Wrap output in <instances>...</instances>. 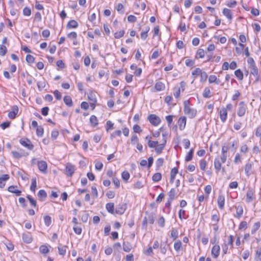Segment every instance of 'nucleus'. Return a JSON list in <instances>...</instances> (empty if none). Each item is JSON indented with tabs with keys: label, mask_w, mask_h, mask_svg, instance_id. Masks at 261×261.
Returning a JSON list of instances; mask_svg holds the SVG:
<instances>
[{
	"label": "nucleus",
	"mask_w": 261,
	"mask_h": 261,
	"mask_svg": "<svg viewBox=\"0 0 261 261\" xmlns=\"http://www.w3.org/2000/svg\"><path fill=\"white\" fill-rule=\"evenodd\" d=\"M184 112L185 114L187 115L189 118H194L197 114L196 110L191 108L190 107V101L189 100H185L184 102Z\"/></svg>",
	"instance_id": "nucleus-1"
},
{
	"label": "nucleus",
	"mask_w": 261,
	"mask_h": 261,
	"mask_svg": "<svg viewBox=\"0 0 261 261\" xmlns=\"http://www.w3.org/2000/svg\"><path fill=\"white\" fill-rule=\"evenodd\" d=\"M247 109V107L245 102L243 101H240L238 104L237 109V115L239 117H243L245 115Z\"/></svg>",
	"instance_id": "nucleus-2"
},
{
	"label": "nucleus",
	"mask_w": 261,
	"mask_h": 261,
	"mask_svg": "<svg viewBox=\"0 0 261 261\" xmlns=\"http://www.w3.org/2000/svg\"><path fill=\"white\" fill-rule=\"evenodd\" d=\"M147 119L150 123L154 126L158 125L161 122L160 118L155 114H150Z\"/></svg>",
	"instance_id": "nucleus-3"
},
{
	"label": "nucleus",
	"mask_w": 261,
	"mask_h": 261,
	"mask_svg": "<svg viewBox=\"0 0 261 261\" xmlns=\"http://www.w3.org/2000/svg\"><path fill=\"white\" fill-rule=\"evenodd\" d=\"M20 144L28 148L29 150H32L34 148V145L31 141L27 138H22L19 140Z\"/></svg>",
	"instance_id": "nucleus-4"
},
{
	"label": "nucleus",
	"mask_w": 261,
	"mask_h": 261,
	"mask_svg": "<svg viewBox=\"0 0 261 261\" xmlns=\"http://www.w3.org/2000/svg\"><path fill=\"white\" fill-rule=\"evenodd\" d=\"M37 165L39 170L43 173H47V164L46 162L43 161L37 162Z\"/></svg>",
	"instance_id": "nucleus-5"
},
{
	"label": "nucleus",
	"mask_w": 261,
	"mask_h": 261,
	"mask_svg": "<svg viewBox=\"0 0 261 261\" xmlns=\"http://www.w3.org/2000/svg\"><path fill=\"white\" fill-rule=\"evenodd\" d=\"M126 207L127 205L125 203H120L117 206L115 213L119 215H122L125 212Z\"/></svg>",
	"instance_id": "nucleus-6"
},
{
	"label": "nucleus",
	"mask_w": 261,
	"mask_h": 261,
	"mask_svg": "<svg viewBox=\"0 0 261 261\" xmlns=\"http://www.w3.org/2000/svg\"><path fill=\"white\" fill-rule=\"evenodd\" d=\"M65 171L68 176H71L75 171V166L70 163L67 164Z\"/></svg>",
	"instance_id": "nucleus-7"
},
{
	"label": "nucleus",
	"mask_w": 261,
	"mask_h": 261,
	"mask_svg": "<svg viewBox=\"0 0 261 261\" xmlns=\"http://www.w3.org/2000/svg\"><path fill=\"white\" fill-rule=\"evenodd\" d=\"M165 89V84L162 82H158L155 84L153 92H156L161 91H163Z\"/></svg>",
	"instance_id": "nucleus-8"
},
{
	"label": "nucleus",
	"mask_w": 261,
	"mask_h": 261,
	"mask_svg": "<svg viewBox=\"0 0 261 261\" xmlns=\"http://www.w3.org/2000/svg\"><path fill=\"white\" fill-rule=\"evenodd\" d=\"M22 240L26 243H30L33 240L32 236L30 232L27 231L22 234Z\"/></svg>",
	"instance_id": "nucleus-9"
},
{
	"label": "nucleus",
	"mask_w": 261,
	"mask_h": 261,
	"mask_svg": "<svg viewBox=\"0 0 261 261\" xmlns=\"http://www.w3.org/2000/svg\"><path fill=\"white\" fill-rule=\"evenodd\" d=\"M220 247L219 245H214L211 251L212 255L213 257L216 258L218 257L220 254Z\"/></svg>",
	"instance_id": "nucleus-10"
},
{
	"label": "nucleus",
	"mask_w": 261,
	"mask_h": 261,
	"mask_svg": "<svg viewBox=\"0 0 261 261\" xmlns=\"http://www.w3.org/2000/svg\"><path fill=\"white\" fill-rule=\"evenodd\" d=\"M217 203L218 205V207L220 210H223L224 208V203H225V197L222 195H219Z\"/></svg>",
	"instance_id": "nucleus-11"
},
{
	"label": "nucleus",
	"mask_w": 261,
	"mask_h": 261,
	"mask_svg": "<svg viewBox=\"0 0 261 261\" xmlns=\"http://www.w3.org/2000/svg\"><path fill=\"white\" fill-rule=\"evenodd\" d=\"M12 109L13 110L9 112L8 114V116L9 117V118L11 119H13L15 118L16 115H17L18 112V108L17 106H14Z\"/></svg>",
	"instance_id": "nucleus-12"
},
{
	"label": "nucleus",
	"mask_w": 261,
	"mask_h": 261,
	"mask_svg": "<svg viewBox=\"0 0 261 261\" xmlns=\"http://www.w3.org/2000/svg\"><path fill=\"white\" fill-rule=\"evenodd\" d=\"M178 124L179 125V128L180 130H183L186 124V117H181L178 120Z\"/></svg>",
	"instance_id": "nucleus-13"
},
{
	"label": "nucleus",
	"mask_w": 261,
	"mask_h": 261,
	"mask_svg": "<svg viewBox=\"0 0 261 261\" xmlns=\"http://www.w3.org/2000/svg\"><path fill=\"white\" fill-rule=\"evenodd\" d=\"M16 186H10L8 188V191L11 193H14L16 196H18L21 195V191L16 189Z\"/></svg>",
	"instance_id": "nucleus-14"
},
{
	"label": "nucleus",
	"mask_w": 261,
	"mask_h": 261,
	"mask_svg": "<svg viewBox=\"0 0 261 261\" xmlns=\"http://www.w3.org/2000/svg\"><path fill=\"white\" fill-rule=\"evenodd\" d=\"M10 178L8 174H3L0 177V188H3L5 186V182Z\"/></svg>",
	"instance_id": "nucleus-15"
},
{
	"label": "nucleus",
	"mask_w": 261,
	"mask_h": 261,
	"mask_svg": "<svg viewBox=\"0 0 261 261\" xmlns=\"http://www.w3.org/2000/svg\"><path fill=\"white\" fill-rule=\"evenodd\" d=\"M220 118L222 122H225L227 118V112L225 109H221L219 112Z\"/></svg>",
	"instance_id": "nucleus-16"
},
{
	"label": "nucleus",
	"mask_w": 261,
	"mask_h": 261,
	"mask_svg": "<svg viewBox=\"0 0 261 261\" xmlns=\"http://www.w3.org/2000/svg\"><path fill=\"white\" fill-rule=\"evenodd\" d=\"M221 163L219 157L216 158L214 160V167L217 173H219L221 170Z\"/></svg>",
	"instance_id": "nucleus-17"
},
{
	"label": "nucleus",
	"mask_w": 261,
	"mask_h": 261,
	"mask_svg": "<svg viewBox=\"0 0 261 261\" xmlns=\"http://www.w3.org/2000/svg\"><path fill=\"white\" fill-rule=\"evenodd\" d=\"M223 14L227 18L231 21L232 19V12L230 9H228L227 8H224L223 9L222 11Z\"/></svg>",
	"instance_id": "nucleus-18"
},
{
	"label": "nucleus",
	"mask_w": 261,
	"mask_h": 261,
	"mask_svg": "<svg viewBox=\"0 0 261 261\" xmlns=\"http://www.w3.org/2000/svg\"><path fill=\"white\" fill-rule=\"evenodd\" d=\"M178 172V170L177 168L174 167L173 169H172V170L171 171V173H170V182L172 184L174 182L175 176L177 174Z\"/></svg>",
	"instance_id": "nucleus-19"
},
{
	"label": "nucleus",
	"mask_w": 261,
	"mask_h": 261,
	"mask_svg": "<svg viewBox=\"0 0 261 261\" xmlns=\"http://www.w3.org/2000/svg\"><path fill=\"white\" fill-rule=\"evenodd\" d=\"M90 123L92 127L96 126L98 124L97 118L95 115H92L90 118Z\"/></svg>",
	"instance_id": "nucleus-20"
},
{
	"label": "nucleus",
	"mask_w": 261,
	"mask_h": 261,
	"mask_svg": "<svg viewBox=\"0 0 261 261\" xmlns=\"http://www.w3.org/2000/svg\"><path fill=\"white\" fill-rule=\"evenodd\" d=\"M174 249L177 252L182 250V243L180 240H177L174 243Z\"/></svg>",
	"instance_id": "nucleus-21"
},
{
	"label": "nucleus",
	"mask_w": 261,
	"mask_h": 261,
	"mask_svg": "<svg viewBox=\"0 0 261 261\" xmlns=\"http://www.w3.org/2000/svg\"><path fill=\"white\" fill-rule=\"evenodd\" d=\"M252 163L248 162L245 166V174L247 176H249L251 174L250 171L252 169Z\"/></svg>",
	"instance_id": "nucleus-22"
},
{
	"label": "nucleus",
	"mask_w": 261,
	"mask_h": 261,
	"mask_svg": "<svg viewBox=\"0 0 261 261\" xmlns=\"http://www.w3.org/2000/svg\"><path fill=\"white\" fill-rule=\"evenodd\" d=\"M78 23L74 20H71L68 22L67 24L68 29H75L78 27Z\"/></svg>",
	"instance_id": "nucleus-23"
},
{
	"label": "nucleus",
	"mask_w": 261,
	"mask_h": 261,
	"mask_svg": "<svg viewBox=\"0 0 261 261\" xmlns=\"http://www.w3.org/2000/svg\"><path fill=\"white\" fill-rule=\"evenodd\" d=\"M38 196L41 201H43L47 197L46 192L44 190H40L38 193Z\"/></svg>",
	"instance_id": "nucleus-24"
},
{
	"label": "nucleus",
	"mask_w": 261,
	"mask_h": 261,
	"mask_svg": "<svg viewBox=\"0 0 261 261\" xmlns=\"http://www.w3.org/2000/svg\"><path fill=\"white\" fill-rule=\"evenodd\" d=\"M132 248V245L128 242H124L123 244V249L125 252H129Z\"/></svg>",
	"instance_id": "nucleus-25"
},
{
	"label": "nucleus",
	"mask_w": 261,
	"mask_h": 261,
	"mask_svg": "<svg viewBox=\"0 0 261 261\" xmlns=\"http://www.w3.org/2000/svg\"><path fill=\"white\" fill-rule=\"evenodd\" d=\"M64 103L68 107H70L72 106L73 102L72 99L69 96H65L63 99Z\"/></svg>",
	"instance_id": "nucleus-26"
},
{
	"label": "nucleus",
	"mask_w": 261,
	"mask_h": 261,
	"mask_svg": "<svg viewBox=\"0 0 261 261\" xmlns=\"http://www.w3.org/2000/svg\"><path fill=\"white\" fill-rule=\"evenodd\" d=\"M107 210L110 213H114V204L112 202L108 203L106 206Z\"/></svg>",
	"instance_id": "nucleus-27"
},
{
	"label": "nucleus",
	"mask_w": 261,
	"mask_h": 261,
	"mask_svg": "<svg viewBox=\"0 0 261 261\" xmlns=\"http://www.w3.org/2000/svg\"><path fill=\"white\" fill-rule=\"evenodd\" d=\"M165 145L166 144L165 143H162L160 144H158V145H157L155 148V151L156 153L158 154L161 153Z\"/></svg>",
	"instance_id": "nucleus-28"
},
{
	"label": "nucleus",
	"mask_w": 261,
	"mask_h": 261,
	"mask_svg": "<svg viewBox=\"0 0 261 261\" xmlns=\"http://www.w3.org/2000/svg\"><path fill=\"white\" fill-rule=\"evenodd\" d=\"M67 248V246H58V252L60 255L64 256L66 253V248Z\"/></svg>",
	"instance_id": "nucleus-29"
},
{
	"label": "nucleus",
	"mask_w": 261,
	"mask_h": 261,
	"mask_svg": "<svg viewBox=\"0 0 261 261\" xmlns=\"http://www.w3.org/2000/svg\"><path fill=\"white\" fill-rule=\"evenodd\" d=\"M178 236V232L175 228H173L171 230L170 237L173 240H176Z\"/></svg>",
	"instance_id": "nucleus-30"
},
{
	"label": "nucleus",
	"mask_w": 261,
	"mask_h": 261,
	"mask_svg": "<svg viewBox=\"0 0 261 261\" xmlns=\"http://www.w3.org/2000/svg\"><path fill=\"white\" fill-rule=\"evenodd\" d=\"M253 193L252 190L249 189L246 194V200L247 202H249L252 201Z\"/></svg>",
	"instance_id": "nucleus-31"
},
{
	"label": "nucleus",
	"mask_w": 261,
	"mask_h": 261,
	"mask_svg": "<svg viewBox=\"0 0 261 261\" xmlns=\"http://www.w3.org/2000/svg\"><path fill=\"white\" fill-rule=\"evenodd\" d=\"M148 216L147 217V219L148 220V223L150 224H153L154 222V220L155 218V214L153 213H147Z\"/></svg>",
	"instance_id": "nucleus-32"
},
{
	"label": "nucleus",
	"mask_w": 261,
	"mask_h": 261,
	"mask_svg": "<svg viewBox=\"0 0 261 261\" xmlns=\"http://www.w3.org/2000/svg\"><path fill=\"white\" fill-rule=\"evenodd\" d=\"M243 213V209L242 206H238L236 207V217L238 218H241Z\"/></svg>",
	"instance_id": "nucleus-33"
},
{
	"label": "nucleus",
	"mask_w": 261,
	"mask_h": 261,
	"mask_svg": "<svg viewBox=\"0 0 261 261\" xmlns=\"http://www.w3.org/2000/svg\"><path fill=\"white\" fill-rule=\"evenodd\" d=\"M161 178L162 174L159 172L154 173L152 177V180L154 182L159 181Z\"/></svg>",
	"instance_id": "nucleus-34"
},
{
	"label": "nucleus",
	"mask_w": 261,
	"mask_h": 261,
	"mask_svg": "<svg viewBox=\"0 0 261 261\" xmlns=\"http://www.w3.org/2000/svg\"><path fill=\"white\" fill-rule=\"evenodd\" d=\"M205 56V51L202 48H199L196 53V58H203Z\"/></svg>",
	"instance_id": "nucleus-35"
},
{
	"label": "nucleus",
	"mask_w": 261,
	"mask_h": 261,
	"mask_svg": "<svg viewBox=\"0 0 261 261\" xmlns=\"http://www.w3.org/2000/svg\"><path fill=\"white\" fill-rule=\"evenodd\" d=\"M234 74L239 80H242L243 79V73L240 69L234 71Z\"/></svg>",
	"instance_id": "nucleus-36"
},
{
	"label": "nucleus",
	"mask_w": 261,
	"mask_h": 261,
	"mask_svg": "<svg viewBox=\"0 0 261 261\" xmlns=\"http://www.w3.org/2000/svg\"><path fill=\"white\" fill-rule=\"evenodd\" d=\"M39 250L41 253L46 254L49 252L48 247L44 245H41L39 248Z\"/></svg>",
	"instance_id": "nucleus-37"
},
{
	"label": "nucleus",
	"mask_w": 261,
	"mask_h": 261,
	"mask_svg": "<svg viewBox=\"0 0 261 261\" xmlns=\"http://www.w3.org/2000/svg\"><path fill=\"white\" fill-rule=\"evenodd\" d=\"M37 187V181H36V178H33L32 179V183L30 187V190L33 192H35L36 188Z\"/></svg>",
	"instance_id": "nucleus-38"
},
{
	"label": "nucleus",
	"mask_w": 261,
	"mask_h": 261,
	"mask_svg": "<svg viewBox=\"0 0 261 261\" xmlns=\"http://www.w3.org/2000/svg\"><path fill=\"white\" fill-rule=\"evenodd\" d=\"M260 226V223L259 222H256L252 226L251 230V233L254 234L259 229Z\"/></svg>",
	"instance_id": "nucleus-39"
},
{
	"label": "nucleus",
	"mask_w": 261,
	"mask_h": 261,
	"mask_svg": "<svg viewBox=\"0 0 261 261\" xmlns=\"http://www.w3.org/2000/svg\"><path fill=\"white\" fill-rule=\"evenodd\" d=\"M116 9L118 13L120 14H123L124 13V8L123 5L122 4H118L116 6Z\"/></svg>",
	"instance_id": "nucleus-40"
},
{
	"label": "nucleus",
	"mask_w": 261,
	"mask_h": 261,
	"mask_svg": "<svg viewBox=\"0 0 261 261\" xmlns=\"http://www.w3.org/2000/svg\"><path fill=\"white\" fill-rule=\"evenodd\" d=\"M44 133L43 128L41 126H39L36 128V134L38 137H41Z\"/></svg>",
	"instance_id": "nucleus-41"
},
{
	"label": "nucleus",
	"mask_w": 261,
	"mask_h": 261,
	"mask_svg": "<svg viewBox=\"0 0 261 261\" xmlns=\"http://www.w3.org/2000/svg\"><path fill=\"white\" fill-rule=\"evenodd\" d=\"M250 69V73L254 76H257L258 74V68L256 66H252V67H249Z\"/></svg>",
	"instance_id": "nucleus-42"
},
{
	"label": "nucleus",
	"mask_w": 261,
	"mask_h": 261,
	"mask_svg": "<svg viewBox=\"0 0 261 261\" xmlns=\"http://www.w3.org/2000/svg\"><path fill=\"white\" fill-rule=\"evenodd\" d=\"M27 199L29 200L31 204L33 207H35L37 205V202L32 197L28 195L27 196Z\"/></svg>",
	"instance_id": "nucleus-43"
},
{
	"label": "nucleus",
	"mask_w": 261,
	"mask_h": 261,
	"mask_svg": "<svg viewBox=\"0 0 261 261\" xmlns=\"http://www.w3.org/2000/svg\"><path fill=\"white\" fill-rule=\"evenodd\" d=\"M193 149H191L188 154H187L186 158H185V161L186 162H189L193 158Z\"/></svg>",
	"instance_id": "nucleus-44"
},
{
	"label": "nucleus",
	"mask_w": 261,
	"mask_h": 261,
	"mask_svg": "<svg viewBox=\"0 0 261 261\" xmlns=\"http://www.w3.org/2000/svg\"><path fill=\"white\" fill-rule=\"evenodd\" d=\"M202 70L199 68H196L192 73V75L194 76V80L198 75H200Z\"/></svg>",
	"instance_id": "nucleus-45"
},
{
	"label": "nucleus",
	"mask_w": 261,
	"mask_h": 261,
	"mask_svg": "<svg viewBox=\"0 0 261 261\" xmlns=\"http://www.w3.org/2000/svg\"><path fill=\"white\" fill-rule=\"evenodd\" d=\"M122 178L124 180L127 181L129 178L130 174L128 171H124L121 174Z\"/></svg>",
	"instance_id": "nucleus-46"
},
{
	"label": "nucleus",
	"mask_w": 261,
	"mask_h": 261,
	"mask_svg": "<svg viewBox=\"0 0 261 261\" xmlns=\"http://www.w3.org/2000/svg\"><path fill=\"white\" fill-rule=\"evenodd\" d=\"M220 220L219 214L217 213L212 216V221L215 223H218Z\"/></svg>",
	"instance_id": "nucleus-47"
},
{
	"label": "nucleus",
	"mask_w": 261,
	"mask_h": 261,
	"mask_svg": "<svg viewBox=\"0 0 261 261\" xmlns=\"http://www.w3.org/2000/svg\"><path fill=\"white\" fill-rule=\"evenodd\" d=\"M125 32L124 30H121L119 32H117L114 34V37L116 39H119L123 36L124 35Z\"/></svg>",
	"instance_id": "nucleus-48"
},
{
	"label": "nucleus",
	"mask_w": 261,
	"mask_h": 261,
	"mask_svg": "<svg viewBox=\"0 0 261 261\" xmlns=\"http://www.w3.org/2000/svg\"><path fill=\"white\" fill-rule=\"evenodd\" d=\"M44 221L45 225L49 226L51 222V217L49 216H45L44 217Z\"/></svg>",
	"instance_id": "nucleus-49"
},
{
	"label": "nucleus",
	"mask_w": 261,
	"mask_h": 261,
	"mask_svg": "<svg viewBox=\"0 0 261 261\" xmlns=\"http://www.w3.org/2000/svg\"><path fill=\"white\" fill-rule=\"evenodd\" d=\"M26 61L30 64H32L35 61V58L31 55H27L26 56Z\"/></svg>",
	"instance_id": "nucleus-50"
},
{
	"label": "nucleus",
	"mask_w": 261,
	"mask_h": 261,
	"mask_svg": "<svg viewBox=\"0 0 261 261\" xmlns=\"http://www.w3.org/2000/svg\"><path fill=\"white\" fill-rule=\"evenodd\" d=\"M37 86L39 91H41L45 87V82L44 80L39 81L37 83Z\"/></svg>",
	"instance_id": "nucleus-51"
},
{
	"label": "nucleus",
	"mask_w": 261,
	"mask_h": 261,
	"mask_svg": "<svg viewBox=\"0 0 261 261\" xmlns=\"http://www.w3.org/2000/svg\"><path fill=\"white\" fill-rule=\"evenodd\" d=\"M211 91L208 88H205L203 92L202 95L205 98L210 97Z\"/></svg>",
	"instance_id": "nucleus-52"
},
{
	"label": "nucleus",
	"mask_w": 261,
	"mask_h": 261,
	"mask_svg": "<svg viewBox=\"0 0 261 261\" xmlns=\"http://www.w3.org/2000/svg\"><path fill=\"white\" fill-rule=\"evenodd\" d=\"M7 51V47L4 45H0V55L4 56Z\"/></svg>",
	"instance_id": "nucleus-53"
},
{
	"label": "nucleus",
	"mask_w": 261,
	"mask_h": 261,
	"mask_svg": "<svg viewBox=\"0 0 261 261\" xmlns=\"http://www.w3.org/2000/svg\"><path fill=\"white\" fill-rule=\"evenodd\" d=\"M175 190L173 188L171 189L168 194L169 199L171 200H173L175 197Z\"/></svg>",
	"instance_id": "nucleus-54"
},
{
	"label": "nucleus",
	"mask_w": 261,
	"mask_h": 261,
	"mask_svg": "<svg viewBox=\"0 0 261 261\" xmlns=\"http://www.w3.org/2000/svg\"><path fill=\"white\" fill-rule=\"evenodd\" d=\"M158 141H153L149 140L148 142V145L149 148H155L157 145H158Z\"/></svg>",
	"instance_id": "nucleus-55"
},
{
	"label": "nucleus",
	"mask_w": 261,
	"mask_h": 261,
	"mask_svg": "<svg viewBox=\"0 0 261 261\" xmlns=\"http://www.w3.org/2000/svg\"><path fill=\"white\" fill-rule=\"evenodd\" d=\"M114 123H112L111 121H107L106 123V131L107 132H109L110 129H112L113 128Z\"/></svg>",
	"instance_id": "nucleus-56"
},
{
	"label": "nucleus",
	"mask_w": 261,
	"mask_h": 261,
	"mask_svg": "<svg viewBox=\"0 0 261 261\" xmlns=\"http://www.w3.org/2000/svg\"><path fill=\"white\" fill-rule=\"evenodd\" d=\"M173 90L174 91L173 93V95L174 97L176 98H178L180 96V88H174L173 89Z\"/></svg>",
	"instance_id": "nucleus-57"
},
{
	"label": "nucleus",
	"mask_w": 261,
	"mask_h": 261,
	"mask_svg": "<svg viewBox=\"0 0 261 261\" xmlns=\"http://www.w3.org/2000/svg\"><path fill=\"white\" fill-rule=\"evenodd\" d=\"M11 153L13 155V156L15 159H20L22 157V154L21 153H19L16 151H12Z\"/></svg>",
	"instance_id": "nucleus-58"
},
{
	"label": "nucleus",
	"mask_w": 261,
	"mask_h": 261,
	"mask_svg": "<svg viewBox=\"0 0 261 261\" xmlns=\"http://www.w3.org/2000/svg\"><path fill=\"white\" fill-rule=\"evenodd\" d=\"M23 14L25 16H30L31 14V10L28 7H25L23 9Z\"/></svg>",
	"instance_id": "nucleus-59"
},
{
	"label": "nucleus",
	"mask_w": 261,
	"mask_h": 261,
	"mask_svg": "<svg viewBox=\"0 0 261 261\" xmlns=\"http://www.w3.org/2000/svg\"><path fill=\"white\" fill-rule=\"evenodd\" d=\"M200 75L201 82H204L206 80L207 74L205 71H202Z\"/></svg>",
	"instance_id": "nucleus-60"
},
{
	"label": "nucleus",
	"mask_w": 261,
	"mask_h": 261,
	"mask_svg": "<svg viewBox=\"0 0 261 261\" xmlns=\"http://www.w3.org/2000/svg\"><path fill=\"white\" fill-rule=\"evenodd\" d=\"M186 214V211L184 210L180 209L178 212V216L180 219L182 220V219H186V218L185 217Z\"/></svg>",
	"instance_id": "nucleus-61"
},
{
	"label": "nucleus",
	"mask_w": 261,
	"mask_h": 261,
	"mask_svg": "<svg viewBox=\"0 0 261 261\" xmlns=\"http://www.w3.org/2000/svg\"><path fill=\"white\" fill-rule=\"evenodd\" d=\"M153 32H154V34H153L154 37L156 36H161V33L160 32L159 26L157 25L154 28Z\"/></svg>",
	"instance_id": "nucleus-62"
},
{
	"label": "nucleus",
	"mask_w": 261,
	"mask_h": 261,
	"mask_svg": "<svg viewBox=\"0 0 261 261\" xmlns=\"http://www.w3.org/2000/svg\"><path fill=\"white\" fill-rule=\"evenodd\" d=\"M234 162L237 164L241 162V156L239 153H236L234 159Z\"/></svg>",
	"instance_id": "nucleus-63"
},
{
	"label": "nucleus",
	"mask_w": 261,
	"mask_h": 261,
	"mask_svg": "<svg viewBox=\"0 0 261 261\" xmlns=\"http://www.w3.org/2000/svg\"><path fill=\"white\" fill-rule=\"evenodd\" d=\"M88 99L90 102H97L95 95L92 93H90L88 95Z\"/></svg>",
	"instance_id": "nucleus-64"
}]
</instances>
